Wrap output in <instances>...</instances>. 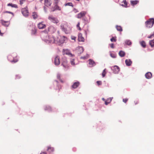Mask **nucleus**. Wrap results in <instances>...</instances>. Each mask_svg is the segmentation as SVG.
I'll return each instance as SVG.
<instances>
[{"label": "nucleus", "mask_w": 154, "mask_h": 154, "mask_svg": "<svg viewBox=\"0 0 154 154\" xmlns=\"http://www.w3.org/2000/svg\"><path fill=\"white\" fill-rule=\"evenodd\" d=\"M42 39L43 41L47 44L57 43L54 37L51 35H49L45 34L42 36Z\"/></svg>", "instance_id": "nucleus-1"}, {"label": "nucleus", "mask_w": 154, "mask_h": 154, "mask_svg": "<svg viewBox=\"0 0 154 154\" xmlns=\"http://www.w3.org/2000/svg\"><path fill=\"white\" fill-rule=\"evenodd\" d=\"M48 19L50 21L54 23L57 24L59 22V20L57 18L54 17L52 15H49Z\"/></svg>", "instance_id": "nucleus-2"}, {"label": "nucleus", "mask_w": 154, "mask_h": 154, "mask_svg": "<svg viewBox=\"0 0 154 154\" xmlns=\"http://www.w3.org/2000/svg\"><path fill=\"white\" fill-rule=\"evenodd\" d=\"M146 27L150 28L152 27L154 24V19L150 18L145 22Z\"/></svg>", "instance_id": "nucleus-3"}, {"label": "nucleus", "mask_w": 154, "mask_h": 154, "mask_svg": "<svg viewBox=\"0 0 154 154\" xmlns=\"http://www.w3.org/2000/svg\"><path fill=\"white\" fill-rule=\"evenodd\" d=\"M21 12L24 16L25 17H27L29 15V12L27 7L22 8Z\"/></svg>", "instance_id": "nucleus-4"}, {"label": "nucleus", "mask_w": 154, "mask_h": 154, "mask_svg": "<svg viewBox=\"0 0 154 154\" xmlns=\"http://www.w3.org/2000/svg\"><path fill=\"white\" fill-rule=\"evenodd\" d=\"M63 54H66L69 56L70 57H73L74 55L72 54L70 52V51L67 49H63Z\"/></svg>", "instance_id": "nucleus-5"}, {"label": "nucleus", "mask_w": 154, "mask_h": 154, "mask_svg": "<svg viewBox=\"0 0 154 154\" xmlns=\"http://www.w3.org/2000/svg\"><path fill=\"white\" fill-rule=\"evenodd\" d=\"M52 60H54V64L56 66L59 65L60 63V58L58 56H56L53 58Z\"/></svg>", "instance_id": "nucleus-6"}, {"label": "nucleus", "mask_w": 154, "mask_h": 154, "mask_svg": "<svg viewBox=\"0 0 154 154\" xmlns=\"http://www.w3.org/2000/svg\"><path fill=\"white\" fill-rule=\"evenodd\" d=\"M68 40L67 38L65 36H60V38L59 40V44L60 45L63 44L64 42H66Z\"/></svg>", "instance_id": "nucleus-7"}, {"label": "nucleus", "mask_w": 154, "mask_h": 154, "mask_svg": "<svg viewBox=\"0 0 154 154\" xmlns=\"http://www.w3.org/2000/svg\"><path fill=\"white\" fill-rule=\"evenodd\" d=\"M67 61L66 59H63L62 61V65L66 70L69 67L68 65L67 64Z\"/></svg>", "instance_id": "nucleus-8"}, {"label": "nucleus", "mask_w": 154, "mask_h": 154, "mask_svg": "<svg viewBox=\"0 0 154 154\" xmlns=\"http://www.w3.org/2000/svg\"><path fill=\"white\" fill-rule=\"evenodd\" d=\"M114 73H118L120 71L119 67L117 66H115L111 68Z\"/></svg>", "instance_id": "nucleus-9"}, {"label": "nucleus", "mask_w": 154, "mask_h": 154, "mask_svg": "<svg viewBox=\"0 0 154 154\" xmlns=\"http://www.w3.org/2000/svg\"><path fill=\"white\" fill-rule=\"evenodd\" d=\"M86 14V11H82L76 15V17L78 18H81L85 16Z\"/></svg>", "instance_id": "nucleus-10"}, {"label": "nucleus", "mask_w": 154, "mask_h": 154, "mask_svg": "<svg viewBox=\"0 0 154 154\" xmlns=\"http://www.w3.org/2000/svg\"><path fill=\"white\" fill-rule=\"evenodd\" d=\"M48 30L51 33H53L56 31V29L53 26H51L48 27Z\"/></svg>", "instance_id": "nucleus-11"}, {"label": "nucleus", "mask_w": 154, "mask_h": 154, "mask_svg": "<svg viewBox=\"0 0 154 154\" xmlns=\"http://www.w3.org/2000/svg\"><path fill=\"white\" fill-rule=\"evenodd\" d=\"M38 27L39 29H41L45 28L46 26L45 24L43 23V22H41L38 24Z\"/></svg>", "instance_id": "nucleus-12"}, {"label": "nucleus", "mask_w": 154, "mask_h": 154, "mask_svg": "<svg viewBox=\"0 0 154 154\" xmlns=\"http://www.w3.org/2000/svg\"><path fill=\"white\" fill-rule=\"evenodd\" d=\"M78 41L79 42H83L84 41L85 39L82 36V34L80 33L78 35Z\"/></svg>", "instance_id": "nucleus-13"}, {"label": "nucleus", "mask_w": 154, "mask_h": 154, "mask_svg": "<svg viewBox=\"0 0 154 154\" xmlns=\"http://www.w3.org/2000/svg\"><path fill=\"white\" fill-rule=\"evenodd\" d=\"M77 51L79 54H81L84 51L83 48L82 47H79L77 48Z\"/></svg>", "instance_id": "nucleus-14"}, {"label": "nucleus", "mask_w": 154, "mask_h": 154, "mask_svg": "<svg viewBox=\"0 0 154 154\" xmlns=\"http://www.w3.org/2000/svg\"><path fill=\"white\" fill-rule=\"evenodd\" d=\"M1 23L4 26L6 27H8L10 24V23L9 21H4L3 20H1Z\"/></svg>", "instance_id": "nucleus-15"}, {"label": "nucleus", "mask_w": 154, "mask_h": 154, "mask_svg": "<svg viewBox=\"0 0 154 154\" xmlns=\"http://www.w3.org/2000/svg\"><path fill=\"white\" fill-rule=\"evenodd\" d=\"M89 64L90 65V66H93L96 65L95 62L91 59L89 60Z\"/></svg>", "instance_id": "nucleus-16"}, {"label": "nucleus", "mask_w": 154, "mask_h": 154, "mask_svg": "<svg viewBox=\"0 0 154 154\" xmlns=\"http://www.w3.org/2000/svg\"><path fill=\"white\" fill-rule=\"evenodd\" d=\"M68 26L66 23H62L60 26L61 29L63 31Z\"/></svg>", "instance_id": "nucleus-17"}, {"label": "nucleus", "mask_w": 154, "mask_h": 154, "mask_svg": "<svg viewBox=\"0 0 154 154\" xmlns=\"http://www.w3.org/2000/svg\"><path fill=\"white\" fill-rule=\"evenodd\" d=\"M71 31V29L70 27H67L64 31L63 32L66 34L70 33Z\"/></svg>", "instance_id": "nucleus-18"}, {"label": "nucleus", "mask_w": 154, "mask_h": 154, "mask_svg": "<svg viewBox=\"0 0 154 154\" xmlns=\"http://www.w3.org/2000/svg\"><path fill=\"white\" fill-rule=\"evenodd\" d=\"M125 63L127 66H130L132 63V61L130 59H126L125 60Z\"/></svg>", "instance_id": "nucleus-19"}, {"label": "nucleus", "mask_w": 154, "mask_h": 154, "mask_svg": "<svg viewBox=\"0 0 154 154\" xmlns=\"http://www.w3.org/2000/svg\"><path fill=\"white\" fill-rule=\"evenodd\" d=\"M145 76L147 79H149L151 78L152 74L150 72H147L145 74Z\"/></svg>", "instance_id": "nucleus-20"}, {"label": "nucleus", "mask_w": 154, "mask_h": 154, "mask_svg": "<svg viewBox=\"0 0 154 154\" xmlns=\"http://www.w3.org/2000/svg\"><path fill=\"white\" fill-rule=\"evenodd\" d=\"M80 83L79 82H75L72 86V87L73 88H77L79 85Z\"/></svg>", "instance_id": "nucleus-21"}, {"label": "nucleus", "mask_w": 154, "mask_h": 154, "mask_svg": "<svg viewBox=\"0 0 154 154\" xmlns=\"http://www.w3.org/2000/svg\"><path fill=\"white\" fill-rule=\"evenodd\" d=\"M131 4L132 5H134L138 4L139 1L138 0L131 1H130Z\"/></svg>", "instance_id": "nucleus-22"}, {"label": "nucleus", "mask_w": 154, "mask_h": 154, "mask_svg": "<svg viewBox=\"0 0 154 154\" xmlns=\"http://www.w3.org/2000/svg\"><path fill=\"white\" fill-rule=\"evenodd\" d=\"M119 56L121 57H123L125 56V53L124 51H121L119 52Z\"/></svg>", "instance_id": "nucleus-23"}, {"label": "nucleus", "mask_w": 154, "mask_h": 154, "mask_svg": "<svg viewBox=\"0 0 154 154\" xmlns=\"http://www.w3.org/2000/svg\"><path fill=\"white\" fill-rule=\"evenodd\" d=\"M54 8L52 10V11H54L56 10H59V11H60L61 10V9L60 8V7L58 5H56L54 6Z\"/></svg>", "instance_id": "nucleus-24"}, {"label": "nucleus", "mask_w": 154, "mask_h": 154, "mask_svg": "<svg viewBox=\"0 0 154 154\" xmlns=\"http://www.w3.org/2000/svg\"><path fill=\"white\" fill-rule=\"evenodd\" d=\"M7 6H10L11 7H12L14 8H18L17 6V5H16V4H12L11 3H8L7 5Z\"/></svg>", "instance_id": "nucleus-25"}, {"label": "nucleus", "mask_w": 154, "mask_h": 154, "mask_svg": "<svg viewBox=\"0 0 154 154\" xmlns=\"http://www.w3.org/2000/svg\"><path fill=\"white\" fill-rule=\"evenodd\" d=\"M32 16L34 19L37 18L38 17L37 13L35 12L32 13Z\"/></svg>", "instance_id": "nucleus-26"}, {"label": "nucleus", "mask_w": 154, "mask_h": 154, "mask_svg": "<svg viewBox=\"0 0 154 154\" xmlns=\"http://www.w3.org/2000/svg\"><path fill=\"white\" fill-rule=\"evenodd\" d=\"M140 43L141 46L143 48H144L146 47V43L144 41H142V42H140Z\"/></svg>", "instance_id": "nucleus-27"}, {"label": "nucleus", "mask_w": 154, "mask_h": 154, "mask_svg": "<svg viewBox=\"0 0 154 154\" xmlns=\"http://www.w3.org/2000/svg\"><path fill=\"white\" fill-rule=\"evenodd\" d=\"M149 44L151 47H153L154 46V39L150 41L149 42Z\"/></svg>", "instance_id": "nucleus-28"}, {"label": "nucleus", "mask_w": 154, "mask_h": 154, "mask_svg": "<svg viewBox=\"0 0 154 154\" xmlns=\"http://www.w3.org/2000/svg\"><path fill=\"white\" fill-rule=\"evenodd\" d=\"M116 28L117 30L119 31H122V28L120 26H116Z\"/></svg>", "instance_id": "nucleus-29"}, {"label": "nucleus", "mask_w": 154, "mask_h": 154, "mask_svg": "<svg viewBox=\"0 0 154 154\" xmlns=\"http://www.w3.org/2000/svg\"><path fill=\"white\" fill-rule=\"evenodd\" d=\"M125 43L128 45H131V42L129 40H127L125 41Z\"/></svg>", "instance_id": "nucleus-30"}, {"label": "nucleus", "mask_w": 154, "mask_h": 154, "mask_svg": "<svg viewBox=\"0 0 154 154\" xmlns=\"http://www.w3.org/2000/svg\"><path fill=\"white\" fill-rule=\"evenodd\" d=\"M65 6H71L72 7H73V6L72 3L71 2H68V3H66L65 4Z\"/></svg>", "instance_id": "nucleus-31"}, {"label": "nucleus", "mask_w": 154, "mask_h": 154, "mask_svg": "<svg viewBox=\"0 0 154 154\" xmlns=\"http://www.w3.org/2000/svg\"><path fill=\"white\" fill-rule=\"evenodd\" d=\"M122 3H123L124 5H122L124 6L125 7H127V2L126 0H124L122 2Z\"/></svg>", "instance_id": "nucleus-32"}, {"label": "nucleus", "mask_w": 154, "mask_h": 154, "mask_svg": "<svg viewBox=\"0 0 154 154\" xmlns=\"http://www.w3.org/2000/svg\"><path fill=\"white\" fill-rule=\"evenodd\" d=\"M70 63L72 65H75V63L74 62V59H70Z\"/></svg>", "instance_id": "nucleus-33"}, {"label": "nucleus", "mask_w": 154, "mask_h": 154, "mask_svg": "<svg viewBox=\"0 0 154 154\" xmlns=\"http://www.w3.org/2000/svg\"><path fill=\"white\" fill-rule=\"evenodd\" d=\"M89 57V55L88 54H87L86 56L82 57H81L82 59H83L84 60L87 59Z\"/></svg>", "instance_id": "nucleus-34"}, {"label": "nucleus", "mask_w": 154, "mask_h": 154, "mask_svg": "<svg viewBox=\"0 0 154 154\" xmlns=\"http://www.w3.org/2000/svg\"><path fill=\"white\" fill-rule=\"evenodd\" d=\"M48 150L49 152H51L53 151L54 149L53 148L48 147Z\"/></svg>", "instance_id": "nucleus-35"}, {"label": "nucleus", "mask_w": 154, "mask_h": 154, "mask_svg": "<svg viewBox=\"0 0 154 154\" xmlns=\"http://www.w3.org/2000/svg\"><path fill=\"white\" fill-rule=\"evenodd\" d=\"M106 69H105L103 71V73H102V75L103 77H104L105 76V75L106 74Z\"/></svg>", "instance_id": "nucleus-36"}, {"label": "nucleus", "mask_w": 154, "mask_h": 154, "mask_svg": "<svg viewBox=\"0 0 154 154\" xmlns=\"http://www.w3.org/2000/svg\"><path fill=\"white\" fill-rule=\"evenodd\" d=\"M60 76H61V75L60 73H57V78L58 79H59L61 82H63V81H62V80L60 79Z\"/></svg>", "instance_id": "nucleus-37"}, {"label": "nucleus", "mask_w": 154, "mask_h": 154, "mask_svg": "<svg viewBox=\"0 0 154 154\" xmlns=\"http://www.w3.org/2000/svg\"><path fill=\"white\" fill-rule=\"evenodd\" d=\"M110 56L113 58H115L116 57V55L114 54L110 53Z\"/></svg>", "instance_id": "nucleus-38"}, {"label": "nucleus", "mask_w": 154, "mask_h": 154, "mask_svg": "<svg viewBox=\"0 0 154 154\" xmlns=\"http://www.w3.org/2000/svg\"><path fill=\"white\" fill-rule=\"evenodd\" d=\"M45 110H48V111H50L51 110V108L50 106H46L45 108Z\"/></svg>", "instance_id": "nucleus-39"}, {"label": "nucleus", "mask_w": 154, "mask_h": 154, "mask_svg": "<svg viewBox=\"0 0 154 154\" xmlns=\"http://www.w3.org/2000/svg\"><path fill=\"white\" fill-rule=\"evenodd\" d=\"M80 25V23L79 22L77 24V27L78 28V29L80 30H81V28L79 26Z\"/></svg>", "instance_id": "nucleus-40"}, {"label": "nucleus", "mask_w": 154, "mask_h": 154, "mask_svg": "<svg viewBox=\"0 0 154 154\" xmlns=\"http://www.w3.org/2000/svg\"><path fill=\"white\" fill-rule=\"evenodd\" d=\"M111 41L112 42H116V38L114 37H112L110 39Z\"/></svg>", "instance_id": "nucleus-41"}, {"label": "nucleus", "mask_w": 154, "mask_h": 154, "mask_svg": "<svg viewBox=\"0 0 154 154\" xmlns=\"http://www.w3.org/2000/svg\"><path fill=\"white\" fill-rule=\"evenodd\" d=\"M26 0H20V2L21 5H22L23 3Z\"/></svg>", "instance_id": "nucleus-42"}, {"label": "nucleus", "mask_w": 154, "mask_h": 154, "mask_svg": "<svg viewBox=\"0 0 154 154\" xmlns=\"http://www.w3.org/2000/svg\"><path fill=\"white\" fill-rule=\"evenodd\" d=\"M154 37V32L153 33L151 34L150 36H149L148 37L149 38H150L152 37Z\"/></svg>", "instance_id": "nucleus-43"}, {"label": "nucleus", "mask_w": 154, "mask_h": 154, "mask_svg": "<svg viewBox=\"0 0 154 154\" xmlns=\"http://www.w3.org/2000/svg\"><path fill=\"white\" fill-rule=\"evenodd\" d=\"M76 38V37L75 36H71V39L72 40H74L75 41Z\"/></svg>", "instance_id": "nucleus-44"}, {"label": "nucleus", "mask_w": 154, "mask_h": 154, "mask_svg": "<svg viewBox=\"0 0 154 154\" xmlns=\"http://www.w3.org/2000/svg\"><path fill=\"white\" fill-rule=\"evenodd\" d=\"M112 98V97L109 98L107 99L106 100H107L108 102H109V103H110L111 101Z\"/></svg>", "instance_id": "nucleus-45"}, {"label": "nucleus", "mask_w": 154, "mask_h": 154, "mask_svg": "<svg viewBox=\"0 0 154 154\" xmlns=\"http://www.w3.org/2000/svg\"><path fill=\"white\" fill-rule=\"evenodd\" d=\"M36 32V30L35 29H34V30H32V33L33 34H35Z\"/></svg>", "instance_id": "nucleus-46"}, {"label": "nucleus", "mask_w": 154, "mask_h": 154, "mask_svg": "<svg viewBox=\"0 0 154 154\" xmlns=\"http://www.w3.org/2000/svg\"><path fill=\"white\" fill-rule=\"evenodd\" d=\"M128 99L125 98V99H123V102L125 103H126L127 101H128Z\"/></svg>", "instance_id": "nucleus-47"}, {"label": "nucleus", "mask_w": 154, "mask_h": 154, "mask_svg": "<svg viewBox=\"0 0 154 154\" xmlns=\"http://www.w3.org/2000/svg\"><path fill=\"white\" fill-rule=\"evenodd\" d=\"M110 47L112 48H114V44L113 43H112L111 44H110L109 45Z\"/></svg>", "instance_id": "nucleus-48"}, {"label": "nucleus", "mask_w": 154, "mask_h": 154, "mask_svg": "<svg viewBox=\"0 0 154 154\" xmlns=\"http://www.w3.org/2000/svg\"><path fill=\"white\" fill-rule=\"evenodd\" d=\"M5 12L6 13H10V14H11L13 15V16H14V14H13V13H12V12H10V11H6Z\"/></svg>", "instance_id": "nucleus-49"}, {"label": "nucleus", "mask_w": 154, "mask_h": 154, "mask_svg": "<svg viewBox=\"0 0 154 154\" xmlns=\"http://www.w3.org/2000/svg\"><path fill=\"white\" fill-rule=\"evenodd\" d=\"M73 11L75 13H76L77 12H78V11L77 10V9H75L74 8V9H73Z\"/></svg>", "instance_id": "nucleus-50"}, {"label": "nucleus", "mask_w": 154, "mask_h": 154, "mask_svg": "<svg viewBox=\"0 0 154 154\" xmlns=\"http://www.w3.org/2000/svg\"><path fill=\"white\" fill-rule=\"evenodd\" d=\"M97 83L98 84V85H101V81H97Z\"/></svg>", "instance_id": "nucleus-51"}, {"label": "nucleus", "mask_w": 154, "mask_h": 154, "mask_svg": "<svg viewBox=\"0 0 154 154\" xmlns=\"http://www.w3.org/2000/svg\"><path fill=\"white\" fill-rule=\"evenodd\" d=\"M109 103V102H108L107 100L105 102V104L106 105H108Z\"/></svg>", "instance_id": "nucleus-52"}, {"label": "nucleus", "mask_w": 154, "mask_h": 154, "mask_svg": "<svg viewBox=\"0 0 154 154\" xmlns=\"http://www.w3.org/2000/svg\"><path fill=\"white\" fill-rule=\"evenodd\" d=\"M17 61H18L17 60H13L12 61H11V62H12L15 63V62H17Z\"/></svg>", "instance_id": "nucleus-53"}, {"label": "nucleus", "mask_w": 154, "mask_h": 154, "mask_svg": "<svg viewBox=\"0 0 154 154\" xmlns=\"http://www.w3.org/2000/svg\"><path fill=\"white\" fill-rule=\"evenodd\" d=\"M88 30H87V31H85V34L87 35V33L88 32Z\"/></svg>", "instance_id": "nucleus-54"}, {"label": "nucleus", "mask_w": 154, "mask_h": 154, "mask_svg": "<svg viewBox=\"0 0 154 154\" xmlns=\"http://www.w3.org/2000/svg\"><path fill=\"white\" fill-rule=\"evenodd\" d=\"M55 3H58L59 0H54Z\"/></svg>", "instance_id": "nucleus-55"}, {"label": "nucleus", "mask_w": 154, "mask_h": 154, "mask_svg": "<svg viewBox=\"0 0 154 154\" xmlns=\"http://www.w3.org/2000/svg\"><path fill=\"white\" fill-rule=\"evenodd\" d=\"M40 154H46V152H41Z\"/></svg>", "instance_id": "nucleus-56"}, {"label": "nucleus", "mask_w": 154, "mask_h": 154, "mask_svg": "<svg viewBox=\"0 0 154 154\" xmlns=\"http://www.w3.org/2000/svg\"><path fill=\"white\" fill-rule=\"evenodd\" d=\"M3 34V33H2L1 32V30H0V35H1V36H2Z\"/></svg>", "instance_id": "nucleus-57"}, {"label": "nucleus", "mask_w": 154, "mask_h": 154, "mask_svg": "<svg viewBox=\"0 0 154 154\" xmlns=\"http://www.w3.org/2000/svg\"><path fill=\"white\" fill-rule=\"evenodd\" d=\"M44 10H45V12H47V11H46V7H44Z\"/></svg>", "instance_id": "nucleus-58"}, {"label": "nucleus", "mask_w": 154, "mask_h": 154, "mask_svg": "<svg viewBox=\"0 0 154 154\" xmlns=\"http://www.w3.org/2000/svg\"><path fill=\"white\" fill-rule=\"evenodd\" d=\"M19 76L18 75H16V78H17V79L18 78V77Z\"/></svg>", "instance_id": "nucleus-59"}, {"label": "nucleus", "mask_w": 154, "mask_h": 154, "mask_svg": "<svg viewBox=\"0 0 154 154\" xmlns=\"http://www.w3.org/2000/svg\"><path fill=\"white\" fill-rule=\"evenodd\" d=\"M102 100H105V99L104 98H103Z\"/></svg>", "instance_id": "nucleus-60"}, {"label": "nucleus", "mask_w": 154, "mask_h": 154, "mask_svg": "<svg viewBox=\"0 0 154 154\" xmlns=\"http://www.w3.org/2000/svg\"><path fill=\"white\" fill-rule=\"evenodd\" d=\"M10 57V56H8V58Z\"/></svg>", "instance_id": "nucleus-61"}]
</instances>
